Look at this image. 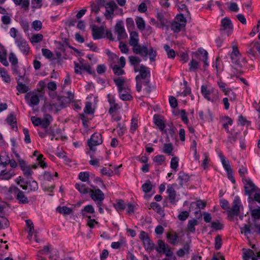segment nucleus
Masks as SVG:
<instances>
[{
  "mask_svg": "<svg viewBox=\"0 0 260 260\" xmlns=\"http://www.w3.org/2000/svg\"><path fill=\"white\" fill-rule=\"evenodd\" d=\"M167 192L168 194L167 199L169 200L170 203L175 204L177 202L176 199V191L172 185L168 186Z\"/></svg>",
  "mask_w": 260,
  "mask_h": 260,
  "instance_id": "17",
  "label": "nucleus"
},
{
  "mask_svg": "<svg viewBox=\"0 0 260 260\" xmlns=\"http://www.w3.org/2000/svg\"><path fill=\"white\" fill-rule=\"evenodd\" d=\"M185 27L184 23H180L177 21L173 22L171 25V29L174 32H179L182 28Z\"/></svg>",
  "mask_w": 260,
  "mask_h": 260,
  "instance_id": "27",
  "label": "nucleus"
},
{
  "mask_svg": "<svg viewBox=\"0 0 260 260\" xmlns=\"http://www.w3.org/2000/svg\"><path fill=\"white\" fill-rule=\"evenodd\" d=\"M173 147L171 143L165 144L164 145L163 152L169 155L173 156L172 151Z\"/></svg>",
  "mask_w": 260,
  "mask_h": 260,
  "instance_id": "38",
  "label": "nucleus"
},
{
  "mask_svg": "<svg viewBox=\"0 0 260 260\" xmlns=\"http://www.w3.org/2000/svg\"><path fill=\"white\" fill-rule=\"evenodd\" d=\"M198 224V221L197 219H192L189 220L187 224V229L188 230L191 232L193 233L195 232V225H197Z\"/></svg>",
  "mask_w": 260,
  "mask_h": 260,
  "instance_id": "39",
  "label": "nucleus"
},
{
  "mask_svg": "<svg viewBox=\"0 0 260 260\" xmlns=\"http://www.w3.org/2000/svg\"><path fill=\"white\" fill-rule=\"evenodd\" d=\"M245 183V191L247 195L251 197L252 193H255L259 188L255 185L250 179H243Z\"/></svg>",
  "mask_w": 260,
  "mask_h": 260,
  "instance_id": "12",
  "label": "nucleus"
},
{
  "mask_svg": "<svg viewBox=\"0 0 260 260\" xmlns=\"http://www.w3.org/2000/svg\"><path fill=\"white\" fill-rule=\"evenodd\" d=\"M138 127V120L135 118H132L131 120V128L129 129L130 132L134 134L137 130Z\"/></svg>",
  "mask_w": 260,
  "mask_h": 260,
  "instance_id": "53",
  "label": "nucleus"
},
{
  "mask_svg": "<svg viewBox=\"0 0 260 260\" xmlns=\"http://www.w3.org/2000/svg\"><path fill=\"white\" fill-rule=\"evenodd\" d=\"M23 77L22 75H19L18 77H17L16 79L17 81V86L16 87L17 90L20 93H25L28 91V87L25 84H23L20 81L21 79H23Z\"/></svg>",
  "mask_w": 260,
  "mask_h": 260,
  "instance_id": "20",
  "label": "nucleus"
},
{
  "mask_svg": "<svg viewBox=\"0 0 260 260\" xmlns=\"http://www.w3.org/2000/svg\"><path fill=\"white\" fill-rule=\"evenodd\" d=\"M93 189H91L89 194L91 198L95 202L103 203V201L105 199L104 193L99 188H96L95 186H92Z\"/></svg>",
  "mask_w": 260,
  "mask_h": 260,
  "instance_id": "8",
  "label": "nucleus"
},
{
  "mask_svg": "<svg viewBox=\"0 0 260 260\" xmlns=\"http://www.w3.org/2000/svg\"><path fill=\"white\" fill-rule=\"evenodd\" d=\"M56 211L59 213L62 214L63 215H69L73 212V210L71 208L66 206L58 207L56 208Z\"/></svg>",
  "mask_w": 260,
  "mask_h": 260,
  "instance_id": "37",
  "label": "nucleus"
},
{
  "mask_svg": "<svg viewBox=\"0 0 260 260\" xmlns=\"http://www.w3.org/2000/svg\"><path fill=\"white\" fill-rule=\"evenodd\" d=\"M142 188L145 192H149L152 189L151 182L148 180L142 186Z\"/></svg>",
  "mask_w": 260,
  "mask_h": 260,
  "instance_id": "57",
  "label": "nucleus"
},
{
  "mask_svg": "<svg viewBox=\"0 0 260 260\" xmlns=\"http://www.w3.org/2000/svg\"><path fill=\"white\" fill-rule=\"evenodd\" d=\"M9 226V220L5 216H0V230L7 228Z\"/></svg>",
  "mask_w": 260,
  "mask_h": 260,
  "instance_id": "47",
  "label": "nucleus"
},
{
  "mask_svg": "<svg viewBox=\"0 0 260 260\" xmlns=\"http://www.w3.org/2000/svg\"><path fill=\"white\" fill-rule=\"evenodd\" d=\"M167 238L168 242L173 245H176L179 241L178 235L174 232L167 233Z\"/></svg>",
  "mask_w": 260,
  "mask_h": 260,
  "instance_id": "19",
  "label": "nucleus"
},
{
  "mask_svg": "<svg viewBox=\"0 0 260 260\" xmlns=\"http://www.w3.org/2000/svg\"><path fill=\"white\" fill-rule=\"evenodd\" d=\"M155 249L158 253H163L167 257H171L173 255V252L170 246L160 239L157 241V246L155 247Z\"/></svg>",
  "mask_w": 260,
  "mask_h": 260,
  "instance_id": "2",
  "label": "nucleus"
},
{
  "mask_svg": "<svg viewBox=\"0 0 260 260\" xmlns=\"http://www.w3.org/2000/svg\"><path fill=\"white\" fill-rule=\"evenodd\" d=\"M189 179V177L188 174H185L183 172H180L178 174V180L179 184L181 186H183L185 184Z\"/></svg>",
  "mask_w": 260,
  "mask_h": 260,
  "instance_id": "23",
  "label": "nucleus"
},
{
  "mask_svg": "<svg viewBox=\"0 0 260 260\" xmlns=\"http://www.w3.org/2000/svg\"><path fill=\"white\" fill-rule=\"evenodd\" d=\"M189 71L190 72H196V71L199 68V62L192 59L190 62L189 63Z\"/></svg>",
  "mask_w": 260,
  "mask_h": 260,
  "instance_id": "48",
  "label": "nucleus"
},
{
  "mask_svg": "<svg viewBox=\"0 0 260 260\" xmlns=\"http://www.w3.org/2000/svg\"><path fill=\"white\" fill-rule=\"evenodd\" d=\"M139 41L138 33L135 31L131 32L130 33L129 44L133 47V52L136 54H139L143 57H146L148 55L150 61H155L157 55L156 50L151 47L148 48L145 45L139 44Z\"/></svg>",
  "mask_w": 260,
  "mask_h": 260,
  "instance_id": "1",
  "label": "nucleus"
},
{
  "mask_svg": "<svg viewBox=\"0 0 260 260\" xmlns=\"http://www.w3.org/2000/svg\"><path fill=\"white\" fill-rule=\"evenodd\" d=\"M9 192L13 194L19 202L22 204H27L28 203V200L25 197L24 192L20 190L18 187L16 186H11L9 188Z\"/></svg>",
  "mask_w": 260,
  "mask_h": 260,
  "instance_id": "6",
  "label": "nucleus"
},
{
  "mask_svg": "<svg viewBox=\"0 0 260 260\" xmlns=\"http://www.w3.org/2000/svg\"><path fill=\"white\" fill-rule=\"evenodd\" d=\"M52 120V118L50 115L48 114H45L43 119H42V127L44 128H47Z\"/></svg>",
  "mask_w": 260,
  "mask_h": 260,
  "instance_id": "28",
  "label": "nucleus"
},
{
  "mask_svg": "<svg viewBox=\"0 0 260 260\" xmlns=\"http://www.w3.org/2000/svg\"><path fill=\"white\" fill-rule=\"evenodd\" d=\"M243 257L251 258V260H258L255 256L254 251L250 249L244 250Z\"/></svg>",
  "mask_w": 260,
  "mask_h": 260,
  "instance_id": "34",
  "label": "nucleus"
},
{
  "mask_svg": "<svg viewBox=\"0 0 260 260\" xmlns=\"http://www.w3.org/2000/svg\"><path fill=\"white\" fill-rule=\"evenodd\" d=\"M9 59L12 65H17L18 63V59L15 54L11 52L10 53Z\"/></svg>",
  "mask_w": 260,
  "mask_h": 260,
  "instance_id": "62",
  "label": "nucleus"
},
{
  "mask_svg": "<svg viewBox=\"0 0 260 260\" xmlns=\"http://www.w3.org/2000/svg\"><path fill=\"white\" fill-rule=\"evenodd\" d=\"M107 54L109 56V62L110 66L111 68H112L117 62L118 60L117 56L115 54L111 52L110 51H108Z\"/></svg>",
  "mask_w": 260,
  "mask_h": 260,
  "instance_id": "35",
  "label": "nucleus"
},
{
  "mask_svg": "<svg viewBox=\"0 0 260 260\" xmlns=\"http://www.w3.org/2000/svg\"><path fill=\"white\" fill-rule=\"evenodd\" d=\"M117 128H119V129H117V134L119 136H122V135H123L126 131V127L124 126V124H122L121 123H118Z\"/></svg>",
  "mask_w": 260,
  "mask_h": 260,
  "instance_id": "51",
  "label": "nucleus"
},
{
  "mask_svg": "<svg viewBox=\"0 0 260 260\" xmlns=\"http://www.w3.org/2000/svg\"><path fill=\"white\" fill-rule=\"evenodd\" d=\"M9 158L6 153H2L0 155V167L5 168L6 166L8 165Z\"/></svg>",
  "mask_w": 260,
  "mask_h": 260,
  "instance_id": "31",
  "label": "nucleus"
},
{
  "mask_svg": "<svg viewBox=\"0 0 260 260\" xmlns=\"http://www.w3.org/2000/svg\"><path fill=\"white\" fill-rule=\"evenodd\" d=\"M0 75L4 82L8 83L11 82V77L6 69L4 68H0Z\"/></svg>",
  "mask_w": 260,
  "mask_h": 260,
  "instance_id": "29",
  "label": "nucleus"
},
{
  "mask_svg": "<svg viewBox=\"0 0 260 260\" xmlns=\"http://www.w3.org/2000/svg\"><path fill=\"white\" fill-rule=\"evenodd\" d=\"M145 248L147 251L151 252L155 249L154 244L150 238L147 239L143 242Z\"/></svg>",
  "mask_w": 260,
  "mask_h": 260,
  "instance_id": "32",
  "label": "nucleus"
},
{
  "mask_svg": "<svg viewBox=\"0 0 260 260\" xmlns=\"http://www.w3.org/2000/svg\"><path fill=\"white\" fill-rule=\"evenodd\" d=\"M101 173L103 175H106L107 176H112L113 175V171L110 169V168H103L101 171Z\"/></svg>",
  "mask_w": 260,
  "mask_h": 260,
  "instance_id": "64",
  "label": "nucleus"
},
{
  "mask_svg": "<svg viewBox=\"0 0 260 260\" xmlns=\"http://www.w3.org/2000/svg\"><path fill=\"white\" fill-rule=\"evenodd\" d=\"M220 30L224 32L228 36L232 34L233 25L229 18L226 17L221 20Z\"/></svg>",
  "mask_w": 260,
  "mask_h": 260,
  "instance_id": "4",
  "label": "nucleus"
},
{
  "mask_svg": "<svg viewBox=\"0 0 260 260\" xmlns=\"http://www.w3.org/2000/svg\"><path fill=\"white\" fill-rule=\"evenodd\" d=\"M0 62L5 67L9 65V63L7 60L6 53L0 52Z\"/></svg>",
  "mask_w": 260,
  "mask_h": 260,
  "instance_id": "63",
  "label": "nucleus"
},
{
  "mask_svg": "<svg viewBox=\"0 0 260 260\" xmlns=\"http://www.w3.org/2000/svg\"><path fill=\"white\" fill-rule=\"evenodd\" d=\"M115 208L118 211L123 210L125 208V204L123 200H119L116 203L114 204Z\"/></svg>",
  "mask_w": 260,
  "mask_h": 260,
  "instance_id": "50",
  "label": "nucleus"
},
{
  "mask_svg": "<svg viewBox=\"0 0 260 260\" xmlns=\"http://www.w3.org/2000/svg\"><path fill=\"white\" fill-rule=\"evenodd\" d=\"M94 212V209L93 206L91 205H88L84 207V209H82L80 212V214L83 217H88L86 214L87 213H93Z\"/></svg>",
  "mask_w": 260,
  "mask_h": 260,
  "instance_id": "33",
  "label": "nucleus"
},
{
  "mask_svg": "<svg viewBox=\"0 0 260 260\" xmlns=\"http://www.w3.org/2000/svg\"><path fill=\"white\" fill-rule=\"evenodd\" d=\"M16 157L18 158V160L19 165L23 171V175L28 179H31V176L33 174V172L31 170V167L27 165L23 159H20L19 158V155L18 154H16Z\"/></svg>",
  "mask_w": 260,
  "mask_h": 260,
  "instance_id": "5",
  "label": "nucleus"
},
{
  "mask_svg": "<svg viewBox=\"0 0 260 260\" xmlns=\"http://www.w3.org/2000/svg\"><path fill=\"white\" fill-rule=\"evenodd\" d=\"M140 74L136 76V80L139 81L141 79H147L148 76H150V72L143 65L141 66L140 68Z\"/></svg>",
  "mask_w": 260,
  "mask_h": 260,
  "instance_id": "18",
  "label": "nucleus"
},
{
  "mask_svg": "<svg viewBox=\"0 0 260 260\" xmlns=\"http://www.w3.org/2000/svg\"><path fill=\"white\" fill-rule=\"evenodd\" d=\"M164 48L167 53L168 57L169 58H174L176 56L175 51L170 48L168 45H165Z\"/></svg>",
  "mask_w": 260,
  "mask_h": 260,
  "instance_id": "41",
  "label": "nucleus"
},
{
  "mask_svg": "<svg viewBox=\"0 0 260 260\" xmlns=\"http://www.w3.org/2000/svg\"><path fill=\"white\" fill-rule=\"evenodd\" d=\"M112 68L114 73L117 76L125 74V72L123 70V68H121V67H120L119 65L114 64Z\"/></svg>",
  "mask_w": 260,
  "mask_h": 260,
  "instance_id": "42",
  "label": "nucleus"
},
{
  "mask_svg": "<svg viewBox=\"0 0 260 260\" xmlns=\"http://www.w3.org/2000/svg\"><path fill=\"white\" fill-rule=\"evenodd\" d=\"M114 82L118 87V92H120L122 89H124V83H125V80L122 77H118L114 79Z\"/></svg>",
  "mask_w": 260,
  "mask_h": 260,
  "instance_id": "25",
  "label": "nucleus"
},
{
  "mask_svg": "<svg viewBox=\"0 0 260 260\" xmlns=\"http://www.w3.org/2000/svg\"><path fill=\"white\" fill-rule=\"evenodd\" d=\"M105 7L106 8L105 17L107 19H111L115 9L117 7V5L114 1H111L107 3Z\"/></svg>",
  "mask_w": 260,
  "mask_h": 260,
  "instance_id": "13",
  "label": "nucleus"
},
{
  "mask_svg": "<svg viewBox=\"0 0 260 260\" xmlns=\"http://www.w3.org/2000/svg\"><path fill=\"white\" fill-rule=\"evenodd\" d=\"M201 92L205 99H206L208 101H211V99L210 97L211 91L207 89V87L206 86L202 85L201 86Z\"/></svg>",
  "mask_w": 260,
  "mask_h": 260,
  "instance_id": "44",
  "label": "nucleus"
},
{
  "mask_svg": "<svg viewBox=\"0 0 260 260\" xmlns=\"http://www.w3.org/2000/svg\"><path fill=\"white\" fill-rule=\"evenodd\" d=\"M25 99L27 101V104L30 107L38 105L40 102V96L38 94H32L31 95L28 93L25 95Z\"/></svg>",
  "mask_w": 260,
  "mask_h": 260,
  "instance_id": "14",
  "label": "nucleus"
},
{
  "mask_svg": "<svg viewBox=\"0 0 260 260\" xmlns=\"http://www.w3.org/2000/svg\"><path fill=\"white\" fill-rule=\"evenodd\" d=\"M232 49L233 50L230 55L232 62L234 64L236 68H241L242 67V64L240 61L241 54L238 48L236 46H233Z\"/></svg>",
  "mask_w": 260,
  "mask_h": 260,
  "instance_id": "9",
  "label": "nucleus"
},
{
  "mask_svg": "<svg viewBox=\"0 0 260 260\" xmlns=\"http://www.w3.org/2000/svg\"><path fill=\"white\" fill-rule=\"evenodd\" d=\"M153 120L154 123L158 127L160 131H163L165 129L166 125L159 116L155 115L153 117Z\"/></svg>",
  "mask_w": 260,
  "mask_h": 260,
  "instance_id": "26",
  "label": "nucleus"
},
{
  "mask_svg": "<svg viewBox=\"0 0 260 260\" xmlns=\"http://www.w3.org/2000/svg\"><path fill=\"white\" fill-rule=\"evenodd\" d=\"M143 84L146 86V87L144 89V91H145L147 94L150 93L154 89V87L150 85L149 81L148 80H145L143 82Z\"/></svg>",
  "mask_w": 260,
  "mask_h": 260,
  "instance_id": "56",
  "label": "nucleus"
},
{
  "mask_svg": "<svg viewBox=\"0 0 260 260\" xmlns=\"http://www.w3.org/2000/svg\"><path fill=\"white\" fill-rule=\"evenodd\" d=\"M241 233L245 236L251 233H254L255 230L254 229L253 224L249 225L245 224L243 228H241Z\"/></svg>",
  "mask_w": 260,
  "mask_h": 260,
  "instance_id": "22",
  "label": "nucleus"
},
{
  "mask_svg": "<svg viewBox=\"0 0 260 260\" xmlns=\"http://www.w3.org/2000/svg\"><path fill=\"white\" fill-rule=\"evenodd\" d=\"M108 99L110 106L109 113L111 115H113V114L116 112L118 109H120L121 107L119 104L115 103L114 98L110 94L108 95Z\"/></svg>",
  "mask_w": 260,
  "mask_h": 260,
  "instance_id": "15",
  "label": "nucleus"
},
{
  "mask_svg": "<svg viewBox=\"0 0 260 260\" xmlns=\"http://www.w3.org/2000/svg\"><path fill=\"white\" fill-rule=\"evenodd\" d=\"M241 209H243V207L241 200L239 197H236L232 203L231 209L228 210L229 214L232 216H237L240 214Z\"/></svg>",
  "mask_w": 260,
  "mask_h": 260,
  "instance_id": "7",
  "label": "nucleus"
},
{
  "mask_svg": "<svg viewBox=\"0 0 260 260\" xmlns=\"http://www.w3.org/2000/svg\"><path fill=\"white\" fill-rule=\"evenodd\" d=\"M206 205V202H203L201 200L197 201L196 202H192L191 204V206L192 207L195 205L199 209H204Z\"/></svg>",
  "mask_w": 260,
  "mask_h": 260,
  "instance_id": "59",
  "label": "nucleus"
},
{
  "mask_svg": "<svg viewBox=\"0 0 260 260\" xmlns=\"http://www.w3.org/2000/svg\"><path fill=\"white\" fill-rule=\"evenodd\" d=\"M115 31L117 34V39L118 40L123 39L127 37L124 27L123 22L121 20L118 21L117 22L115 26Z\"/></svg>",
  "mask_w": 260,
  "mask_h": 260,
  "instance_id": "11",
  "label": "nucleus"
},
{
  "mask_svg": "<svg viewBox=\"0 0 260 260\" xmlns=\"http://www.w3.org/2000/svg\"><path fill=\"white\" fill-rule=\"evenodd\" d=\"M6 120L8 124L11 125L12 128H14L15 127L17 128L16 126V118L13 113L10 114Z\"/></svg>",
  "mask_w": 260,
  "mask_h": 260,
  "instance_id": "30",
  "label": "nucleus"
},
{
  "mask_svg": "<svg viewBox=\"0 0 260 260\" xmlns=\"http://www.w3.org/2000/svg\"><path fill=\"white\" fill-rule=\"evenodd\" d=\"M136 23L137 27L139 30H143L145 27V23L142 17H137L136 19Z\"/></svg>",
  "mask_w": 260,
  "mask_h": 260,
  "instance_id": "45",
  "label": "nucleus"
},
{
  "mask_svg": "<svg viewBox=\"0 0 260 260\" xmlns=\"http://www.w3.org/2000/svg\"><path fill=\"white\" fill-rule=\"evenodd\" d=\"M75 188L82 194L89 193L91 189L87 187L86 185L82 183H76L75 184Z\"/></svg>",
  "mask_w": 260,
  "mask_h": 260,
  "instance_id": "24",
  "label": "nucleus"
},
{
  "mask_svg": "<svg viewBox=\"0 0 260 260\" xmlns=\"http://www.w3.org/2000/svg\"><path fill=\"white\" fill-rule=\"evenodd\" d=\"M42 23L40 20H35L32 23V28L37 31L42 28Z\"/></svg>",
  "mask_w": 260,
  "mask_h": 260,
  "instance_id": "61",
  "label": "nucleus"
},
{
  "mask_svg": "<svg viewBox=\"0 0 260 260\" xmlns=\"http://www.w3.org/2000/svg\"><path fill=\"white\" fill-rule=\"evenodd\" d=\"M43 38V36L41 34H38L33 35L31 39L30 42L31 43H38L42 41Z\"/></svg>",
  "mask_w": 260,
  "mask_h": 260,
  "instance_id": "49",
  "label": "nucleus"
},
{
  "mask_svg": "<svg viewBox=\"0 0 260 260\" xmlns=\"http://www.w3.org/2000/svg\"><path fill=\"white\" fill-rule=\"evenodd\" d=\"M124 89H122L120 92H118L119 93V97L120 99L123 101H131L133 99V96L131 94L128 92L127 91L125 90L123 91Z\"/></svg>",
  "mask_w": 260,
  "mask_h": 260,
  "instance_id": "36",
  "label": "nucleus"
},
{
  "mask_svg": "<svg viewBox=\"0 0 260 260\" xmlns=\"http://www.w3.org/2000/svg\"><path fill=\"white\" fill-rule=\"evenodd\" d=\"M20 51L24 55L28 54L30 48L27 41L23 37H19L15 42Z\"/></svg>",
  "mask_w": 260,
  "mask_h": 260,
  "instance_id": "10",
  "label": "nucleus"
},
{
  "mask_svg": "<svg viewBox=\"0 0 260 260\" xmlns=\"http://www.w3.org/2000/svg\"><path fill=\"white\" fill-rule=\"evenodd\" d=\"M249 202L254 200L255 201L260 203V189L257 190V191L254 193L253 197H249Z\"/></svg>",
  "mask_w": 260,
  "mask_h": 260,
  "instance_id": "55",
  "label": "nucleus"
},
{
  "mask_svg": "<svg viewBox=\"0 0 260 260\" xmlns=\"http://www.w3.org/2000/svg\"><path fill=\"white\" fill-rule=\"evenodd\" d=\"M103 143L102 135L100 133H95L92 134L90 138L87 141V144L91 151H95L96 146Z\"/></svg>",
  "mask_w": 260,
  "mask_h": 260,
  "instance_id": "3",
  "label": "nucleus"
},
{
  "mask_svg": "<svg viewBox=\"0 0 260 260\" xmlns=\"http://www.w3.org/2000/svg\"><path fill=\"white\" fill-rule=\"evenodd\" d=\"M10 36L15 39V41L19 37H22V35L18 34L17 30L14 27H12L10 29Z\"/></svg>",
  "mask_w": 260,
  "mask_h": 260,
  "instance_id": "58",
  "label": "nucleus"
},
{
  "mask_svg": "<svg viewBox=\"0 0 260 260\" xmlns=\"http://www.w3.org/2000/svg\"><path fill=\"white\" fill-rule=\"evenodd\" d=\"M91 30L93 39H100L103 37L104 30L103 27H98L95 25H93Z\"/></svg>",
  "mask_w": 260,
  "mask_h": 260,
  "instance_id": "16",
  "label": "nucleus"
},
{
  "mask_svg": "<svg viewBox=\"0 0 260 260\" xmlns=\"http://www.w3.org/2000/svg\"><path fill=\"white\" fill-rule=\"evenodd\" d=\"M179 158L177 156L173 157L171 160L170 167L175 171H177L179 166Z\"/></svg>",
  "mask_w": 260,
  "mask_h": 260,
  "instance_id": "43",
  "label": "nucleus"
},
{
  "mask_svg": "<svg viewBox=\"0 0 260 260\" xmlns=\"http://www.w3.org/2000/svg\"><path fill=\"white\" fill-rule=\"evenodd\" d=\"M14 171L13 169H11L8 171L6 169L0 170V178L2 179L8 180L14 176Z\"/></svg>",
  "mask_w": 260,
  "mask_h": 260,
  "instance_id": "21",
  "label": "nucleus"
},
{
  "mask_svg": "<svg viewBox=\"0 0 260 260\" xmlns=\"http://www.w3.org/2000/svg\"><path fill=\"white\" fill-rule=\"evenodd\" d=\"M166 157L163 155H157L153 158V161L159 165H161L165 161Z\"/></svg>",
  "mask_w": 260,
  "mask_h": 260,
  "instance_id": "54",
  "label": "nucleus"
},
{
  "mask_svg": "<svg viewBox=\"0 0 260 260\" xmlns=\"http://www.w3.org/2000/svg\"><path fill=\"white\" fill-rule=\"evenodd\" d=\"M221 161L224 169L226 172H232V169L231 167L229 161L225 156H222Z\"/></svg>",
  "mask_w": 260,
  "mask_h": 260,
  "instance_id": "40",
  "label": "nucleus"
},
{
  "mask_svg": "<svg viewBox=\"0 0 260 260\" xmlns=\"http://www.w3.org/2000/svg\"><path fill=\"white\" fill-rule=\"evenodd\" d=\"M42 52L43 55L48 59L51 58L53 56L52 52L48 49H42Z\"/></svg>",
  "mask_w": 260,
  "mask_h": 260,
  "instance_id": "60",
  "label": "nucleus"
},
{
  "mask_svg": "<svg viewBox=\"0 0 260 260\" xmlns=\"http://www.w3.org/2000/svg\"><path fill=\"white\" fill-rule=\"evenodd\" d=\"M79 179L82 182H87L89 179V174L88 172H80L79 174Z\"/></svg>",
  "mask_w": 260,
  "mask_h": 260,
  "instance_id": "52",
  "label": "nucleus"
},
{
  "mask_svg": "<svg viewBox=\"0 0 260 260\" xmlns=\"http://www.w3.org/2000/svg\"><path fill=\"white\" fill-rule=\"evenodd\" d=\"M129 62L131 65L133 66H138L141 61V59L135 56H131L128 57Z\"/></svg>",
  "mask_w": 260,
  "mask_h": 260,
  "instance_id": "46",
  "label": "nucleus"
}]
</instances>
